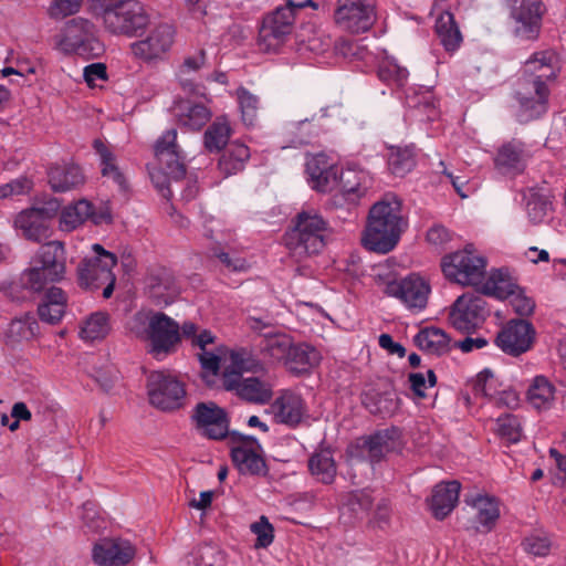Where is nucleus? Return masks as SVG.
<instances>
[{"instance_id": "obj_1", "label": "nucleus", "mask_w": 566, "mask_h": 566, "mask_svg": "<svg viewBox=\"0 0 566 566\" xmlns=\"http://www.w3.org/2000/svg\"><path fill=\"white\" fill-rule=\"evenodd\" d=\"M408 227L402 201L388 193L370 207L361 244L371 252L387 254L396 249Z\"/></svg>"}, {"instance_id": "obj_2", "label": "nucleus", "mask_w": 566, "mask_h": 566, "mask_svg": "<svg viewBox=\"0 0 566 566\" xmlns=\"http://www.w3.org/2000/svg\"><path fill=\"white\" fill-rule=\"evenodd\" d=\"M555 54L551 51L535 53L524 66L516 98L520 103V119H534L547 111L549 90L547 82L556 75Z\"/></svg>"}, {"instance_id": "obj_3", "label": "nucleus", "mask_w": 566, "mask_h": 566, "mask_svg": "<svg viewBox=\"0 0 566 566\" xmlns=\"http://www.w3.org/2000/svg\"><path fill=\"white\" fill-rule=\"evenodd\" d=\"M87 10L106 33L116 36H138L149 23L138 0H87Z\"/></svg>"}, {"instance_id": "obj_4", "label": "nucleus", "mask_w": 566, "mask_h": 566, "mask_svg": "<svg viewBox=\"0 0 566 566\" xmlns=\"http://www.w3.org/2000/svg\"><path fill=\"white\" fill-rule=\"evenodd\" d=\"M132 333L146 343L148 353L161 360L174 352L180 340L181 327L159 312H138L130 323Z\"/></svg>"}, {"instance_id": "obj_5", "label": "nucleus", "mask_w": 566, "mask_h": 566, "mask_svg": "<svg viewBox=\"0 0 566 566\" xmlns=\"http://www.w3.org/2000/svg\"><path fill=\"white\" fill-rule=\"evenodd\" d=\"M327 221L321 213L307 208L295 217L293 229L286 234V245L294 255L318 254L326 244Z\"/></svg>"}, {"instance_id": "obj_6", "label": "nucleus", "mask_w": 566, "mask_h": 566, "mask_svg": "<svg viewBox=\"0 0 566 566\" xmlns=\"http://www.w3.org/2000/svg\"><path fill=\"white\" fill-rule=\"evenodd\" d=\"M177 130H166L155 144V156L158 167L149 168V176L163 197H171L170 181H178L186 174L184 156L176 144Z\"/></svg>"}, {"instance_id": "obj_7", "label": "nucleus", "mask_w": 566, "mask_h": 566, "mask_svg": "<svg viewBox=\"0 0 566 566\" xmlns=\"http://www.w3.org/2000/svg\"><path fill=\"white\" fill-rule=\"evenodd\" d=\"M65 273V251L61 241H50L40 247L31 259L30 268L22 273L23 285L41 291L48 283L60 281Z\"/></svg>"}, {"instance_id": "obj_8", "label": "nucleus", "mask_w": 566, "mask_h": 566, "mask_svg": "<svg viewBox=\"0 0 566 566\" xmlns=\"http://www.w3.org/2000/svg\"><path fill=\"white\" fill-rule=\"evenodd\" d=\"M313 6L312 0H286L263 18L259 32V46L266 52H275L291 35L296 15L301 9Z\"/></svg>"}, {"instance_id": "obj_9", "label": "nucleus", "mask_w": 566, "mask_h": 566, "mask_svg": "<svg viewBox=\"0 0 566 566\" xmlns=\"http://www.w3.org/2000/svg\"><path fill=\"white\" fill-rule=\"evenodd\" d=\"M486 266V258L473 244H467L441 260V270L446 279L462 286H480Z\"/></svg>"}, {"instance_id": "obj_10", "label": "nucleus", "mask_w": 566, "mask_h": 566, "mask_svg": "<svg viewBox=\"0 0 566 566\" xmlns=\"http://www.w3.org/2000/svg\"><path fill=\"white\" fill-rule=\"evenodd\" d=\"M92 251L94 255L84 258L78 264V283L82 287L92 291L103 287V297L108 298L115 286L116 276L113 269L117 259L98 243L92 245Z\"/></svg>"}, {"instance_id": "obj_11", "label": "nucleus", "mask_w": 566, "mask_h": 566, "mask_svg": "<svg viewBox=\"0 0 566 566\" xmlns=\"http://www.w3.org/2000/svg\"><path fill=\"white\" fill-rule=\"evenodd\" d=\"M376 0H336L334 21L353 34L367 32L377 19Z\"/></svg>"}, {"instance_id": "obj_12", "label": "nucleus", "mask_w": 566, "mask_h": 566, "mask_svg": "<svg viewBox=\"0 0 566 566\" xmlns=\"http://www.w3.org/2000/svg\"><path fill=\"white\" fill-rule=\"evenodd\" d=\"M147 392L149 402L163 411H174L185 405V385L177 377L164 371L149 375Z\"/></svg>"}, {"instance_id": "obj_13", "label": "nucleus", "mask_w": 566, "mask_h": 566, "mask_svg": "<svg viewBox=\"0 0 566 566\" xmlns=\"http://www.w3.org/2000/svg\"><path fill=\"white\" fill-rule=\"evenodd\" d=\"M97 27L88 19L77 17L67 21L56 40L57 49L66 54H84L102 45L97 40Z\"/></svg>"}, {"instance_id": "obj_14", "label": "nucleus", "mask_w": 566, "mask_h": 566, "mask_svg": "<svg viewBox=\"0 0 566 566\" xmlns=\"http://www.w3.org/2000/svg\"><path fill=\"white\" fill-rule=\"evenodd\" d=\"M430 292L429 282L416 273L401 280H389L384 289L387 296L398 300L412 313H419L426 308Z\"/></svg>"}, {"instance_id": "obj_15", "label": "nucleus", "mask_w": 566, "mask_h": 566, "mask_svg": "<svg viewBox=\"0 0 566 566\" xmlns=\"http://www.w3.org/2000/svg\"><path fill=\"white\" fill-rule=\"evenodd\" d=\"M175 29L163 23L155 27L145 39L130 44L132 54L147 64L163 61L172 48Z\"/></svg>"}, {"instance_id": "obj_16", "label": "nucleus", "mask_w": 566, "mask_h": 566, "mask_svg": "<svg viewBox=\"0 0 566 566\" xmlns=\"http://www.w3.org/2000/svg\"><path fill=\"white\" fill-rule=\"evenodd\" d=\"M222 386L226 390L234 392L244 401L265 405L273 396V385L259 377H243L238 373H223Z\"/></svg>"}, {"instance_id": "obj_17", "label": "nucleus", "mask_w": 566, "mask_h": 566, "mask_svg": "<svg viewBox=\"0 0 566 566\" xmlns=\"http://www.w3.org/2000/svg\"><path fill=\"white\" fill-rule=\"evenodd\" d=\"M485 317V301L481 295L474 293H464L459 296L449 314L451 325L455 329L465 333L478 328Z\"/></svg>"}, {"instance_id": "obj_18", "label": "nucleus", "mask_w": 566, "mask_h": 566, "mask_svg": "<svg viewBox=\"0 0 566 566\" xmlns=\"http://www.w3.org/2000/svg\"><path fill=\"white\" fill-rule=\"evenodd\" d=\"M191 421L201 437L220 440L228 434L229 421L227 413L212 401L197 403L191 415Z\"/></svg>"}, {"instance_id": "obj_19", "label": "nucleus", "mask_w": 566, "mask_h": 566, "mask_svg": "<svg viewBox=\"0 0 566 566\" xmlns=\"http://www.w3.org/2000/svg\"><path fill=\"white\" fill-rule=\"evenodd\" d=\"M455 6L457 0H434L430 12L436 19L434 29L437 36L449 52L455 51L462 42L461 32L451 12Z\"/></svg>"}, {"instance_id": "obj_20", "label": "nucleus", "mask_w": 566, "mask_h": 566, "mask_svg": "<svg viewBox=\"0 0 566 566\" xmlns=\"http://www.w3.org/2000/svg\"><path fill=\"white\" fill-rule=\"evenodd\" d=\"M535 329L525 319H511L497 334L496 345L506 354L518 356L527 352L534 342Z\"/></svg>"}, {"instance_id": "obj_21", "label": "nucleus", "mask_w": 566, "mask_h": 566, "mask_svg": "<svg viewBox=\"0 0 566 566\" xmlns=\"http://www.w3.org/2000/svg\"><path fill=\"white\" fill-rule=\"evenodd\" d=\"M136 555V547L130 541L122 537L103 538L92 549V557L99 566H125Z\"/></svg>"}, {"instance_id": "obj_22", "label": "nucleus", "mask_w": 566, "mask_h": 566, "mask_svg": "<svg viewBox=\"0 0 566 566\" xmlns=\"http://www.w3.org/2000/svg\"><path fill=\"white\" fill-rule=\"evenodd\" d=\"M371 186V177L368 171L356 166H348L336 170V180L333 181V191L350 203L357 202L366 195Z\"/></svg>"}, {"instance_id": "obj_23", "label": "nucleus", "mask_w": 566, "mask_h": 566, "mask_svg": "<svg viewBox=\"0 0 566 566\" xmlns=\"http://www.w3.org/2000/svg\"><path fill=\"white\" fill-rule=\"evenodd\" d=\"M94 223L109 222L111 211L107 207L95 211L93 205L86 199H80L76 202L66 206L60 214L59 228L63 232H71L82 226L86 220Z\"/></svg>"}, {"instance_id": "obj_24", "label": "nucleus", "mask_w": 566, "mask_h": 566, "mask_svg": "<svg viewBox=\"0 0 566 566\" xmlns=\"http://www.w3.org/2000/svg\"><path fill=\"white\" fill-rule=\"evenodd\" d=\"M232 460L241 473L260 474L265 470L262 447L251 436H240L231 450Z\"/></svg>"}, {"instance_id": "obj_25", "label": "nucleus", "mask_w": 566, "mask_h": 566, "mask_svg": "<svg viewBox=\"0 0 566 566\" xmlns=\"http://www.w3.org/2000/svg\"><path fill=\"white\" fill-rule=\"evenodd\" d=\"M471 510L472 526L479 533L491 532L500 516V501L489 494H475L465 500Z\"/></svg>"}, {"instance_id": "obj_26", "label": "nucleus", "mask_w": 566, "mask_h": 566, "mask_svg": "<svg viewBox=\"0 0 566 566\" xmlns=\"http://www.w3.org/2000/svg\"><path fill=\"white\" fill-rule=\"evenodd\" d=\"M511 15L515 21V33L524 39H534L541 27L539 0H511Z\"/></svg>"}, {"instance_id": "obj_27", "label": "nucleus", "mask_w": 566, "mask_h": 566, "mask_svg": "<svg viewBox=\"0 0 566 566\" xmlns=\"http://www.w3.org/2000/svg\"><path fill=\"white\" fill-rule=\"evenodd\" d=\"M13 227L20 230L27 240L38 243L48 240L52 234L50 214L41 208H30L18 213Z\"/></svg>"}, {"instance_id": "obj_28", "label": "nucleus", "mask_w": 566, "mask_h": 566, "mask_svg": "<svg viewBox=\"0 0 566 566\" xmlns=\"http://www.w3.org/2000/svg\"><path fill=\"white\" fill-rule=\"evenodd\" d=\"M400 438V432L396 428L378 431L373 436L358 439L355 444L350 447V453L354 454V449H358L363 458H368L371 462L379 461L387 452L395 449L397 441Z\"/></svg>"}, {"instance_id": "obj_29", "label": "nucleus", "mask_w": 566, "mask_h": 566, "mask_svg": "<svg viewBox=\"0 0 566 566\" xmlns=\"http://www.w3.org/2000/svg\"><path fill=\"white\" fill-rule=\"evenodd\" d=\"M149 296L158 306L171 304L179 295L180 287L170 270L159 269L147 281Z\"/></svg>"}, {"instance_id": "obj_30", "label": "nucleus", "mask_w": 566, "mask_h": 566, "mask_svg": "<svg viewBox=\"0 0 566 566\" xmlns=\"http://www.w3.org/2000/svg\"><path fill=\"white\" fill-rule=\"evenodd\" d=\"M336 170L323 154L312 156L306 161L308 184L312 189L321 192L333 191Z\"/></svg>"}, {"instance_id": "obj_31", "label": "nucleus", "mask_w": 566, "mask_h": 566, "mask_svg": "<svg viewBox=\"0 0 566 566\" xmlns=\"http://www.w3.org/2000/svg\"><path fill=\"white\" fill-rule=\"evenodd\" d=\"M460 488L458 481L444 482L434 486L429 506L436 518L442 520L453 511L459 500Z\"/></svg>"}, {"instance_id": "obj_32", "label": "nucleus", "mask_w": 566, "mask_h": 566, "mask_svg": "<svg viewBox=\"0 0 566 566\" xmlns=\"http://www.w3.org/2000/svg\"><path fill=\"white\" fill-rule=\"evenodd\" d=\"M82 169L72 163L55 164L49 170V184L56 192H66L83 186Z\"/></svg>"}, {"instance_id": "obj_33", "label": "nucleus", "mask_w": 566, "mask_h": 566, "mask_svg": "<svg viewBox=\"0 0 566 566\" xmlns=\"http://www.w3.org/2000/svg\"><path fill=\"white\" fill-rule=\"evenodd\" d=\"M272 408L277 421L289 426L298 424L305 415L302 397L293 391H284L275 399Z\"/></svg>"}, {"instance_id": "obj_34", "label": "nucleus", "mask_w": 566, "mask_h": 566, "mask_svg": "<svg viewBox=\"0 0 566 566\" xmlns=\"http://www.w3.org/2000/svg\"><path fill=\"white\" fill-rule=\"evenodd\" d=\"M496 169L503 175H516L524 170L526 154L521 142H510L501 146L494 158Z\"/></svg>"}, {"instance_id": "obj_35", "label": "nucleus", "mask_w": 566, "mask_h": 566, "mask_svg": "<svg viewBox=\"0 0 566 566\" xmlns=\"http://www.w3.org/2000/svg\"><path fill=\"white\" fill-rule=\"evenodd\" d=\"M516 279L504 268L491 270L482 281L480 291L499 300H506L517 287Z\"/></svg>"}, {"instance_id": "obj_36", "label": "nucleus", "mask_w": 566, "mask_h": 566, "mask_svg": "<svg viewBox=\"0 0 566 566\" xmlns=\"http://www.w3.org/2000/svg\"><path fill=\"white\" fill-rule=\"evenodd\" d=\"M555 395L556 388L548 378L537 375L530 381L526 390V401L532 408L544 411L554 406Z\"/></svg>"}, {"instance_id": "obj_37", "label": "nucleus", "mask_w": 566, "mask_h": 566, "mask_svg": "<svg viewBox=\"0 0 566 566\" xmlns=\"http://www.w3.org/2000/svg\"><path fill=\"white\" fill-rule=\"evenodd\" d=\"M322 355L317 348L307 344H294L285 366L294 374H305L317 367Z\"/></svg>"}, {"instance_id": "obj_38", "label": "nucleus", "mask_w": 566, "mask_h": 566, "mask_svg": "<svg viewBox=\"0 0 566 566\" xmlns=\"http://www.w3.org/2000/svg\"><path fill=\"white\" fill-rule=\"evenodd\" d=\"M293 342L290 335L270 331L262 335L260 348L262 354L272 361H286L293 348Z\"/></svg>"}, {"instance_id": "obj_39", "label": "nucleus", "mask_w": 566, "mask_h": 566, "mask_svg": "<svg viewBox=\"0 0 566 566\" xmlns=\"http://www.w3.org/2000/svg\"><path fill=\"white\" fill-rule=\"evenodd\" d=\"M179 125L191 130L203 127L211 117V112L201 104L190 101H180L174 107Z\"/></svg>"}, {"instance_id": "obj_40", "label": "nucleus", "mask_w": 566, "mask_h": 566, "mask_svg": "<svg viewBox=\"0 0 566 566\" xmlns=\"http://www.w3.org/2000/svg\"><path fill=\"white\" fill-rule=\"evenodd\" d=\"M66 305L65 293L60 287H51L39 304L38 314L42 322L56 324L64 316Z\"/></svg>"}, {"instance_id": "obj_41", "label": "nucleus", "mask_w": 566, "mask_h": 566, "mask_svg": "<svg viewBox=\"0 0 566 566\" xmlns=\"http://www.w3.org/2000/svg\"><path fill=\"white\" fill-rule=\"evenodd\" d=\"M224 353L226 346L223 345H218L203 352H196V356L200 363L201 377L210 387L216 384L221 364H224Z\"/></svg>"}, {"instance_id": "obj_42", "label": "nucleus", "mask_w": 566, "mask_h": 566, "mask_svg": "<svg viewBox=\"0 0 566 566\" xmlns=\"http://www.w3.org/2000/svg\"><path fill=\"white\" fill-rule=\"evenodd\" d=\"M251 154L247 145L232 142L219 160V169L226 176H232L244 169Z\"/></svg>"}, {"instance_id": "obj_43", "label": "nucleus", "mask_w": 566, "mask_h": 566, "mask_svg": "<svg viewBox=\"0 0 566 566\" xmlns=\"http://www.w3.org/2000/svg\"><path fill=\"white\" fill-rule=\"evenodd\" d=\"M416 345L429 354L441 355L450 349L451 339L447 333L438 327H427L415 336Z\"/></svg>"}, {"instance_id": "obj_44", "label": "nucleus", "mask_w": 566, "mask_h": 566, "mask_svg": "<svg viewBox=\"0 0 566 566\" xmlns=\"http://www.w3.org/2000/svg\"><path fill=\"white\" fill-rule=\"evenodd\" d=\"M111 331L109 316L105 312H94L80 324L78 337L84 342L104 339Z\"/></svg>"}, {"instance_id": "obj_45", "label": "nucleus", "mask_w": 566, "mask_h": 566, "mask_svg": "<svg viewBox=\"0 0 566 566\" xmlns=\"http://www.w3.org/2000/svg\"><path fill=\"white\" fill-rule=\"evenodd\" d=\"M308 470L314 479L324 484H331L336 476L337 468L329 450H319L308 460Z\"/></svg>"}, {"instance_id": "obj_46", "label": "nucleus", "mask_w": 566, "mask_h": 566, "mask_svg": "<svg viewBox=\"0 0 566 566\" xmlns=\"http://www.w3.org/2000/svg\"><path fill=\"white\" fill-rule=\"evenodd\" d=\"M389 171L398 177L406 176L416 165V154L412 146H390L387 153Z\"/></svg>"}, {"instance_id": "obj_47", "label": "nucleus", "mask_w": 566, "mask_h": 566, "mask_svg": "<svg viewBox=\"0 0 566 566\" xmlns=\"http://www.w3.org/2000/svg\"><path fill=\"white\" fill-rule=\"evenodd\" d=\"M232 128L226 116L217 117L203 135V144L210 153L220 151L229 142Z\"/></svg>"}, {"instance_id": "obj_48", "label": "nucleus", "mask_w": 566, "mask_h": 566, "mask_svg": "<svg viewBox=\"0 0 566 566\" xmlns=\"http://www.w3.org/2000/svg\"><path fill=\"white\" fill-rule=\"evenodd\" d=\"M374 497L369 490H358L350 492L342 506V516L349 514L355 520L363 518L368 515Z\"/></svg>"}, {"instance_id": "obj_49", "label": "nucleus", "mask_w": 566, "mask_h": 566, "mask_svg": "<svg viewBox=\"0 0 566 566\" xmlns=\"http://www.w3.org/2000/svg\"><path fill=\"white\" fill-rule=\"evenodd\" d=\"M38 332V323L34 316L25 314L10 322L6 331L8 343L15 344L22 340H29L35 336Z\"/></svg>"}, {"instance_id": "obj_50", "label": "nucleus", "mask_w": 566, "mask_h": 566, "mask_svg": "<svg viewBox=\"0 0 566 566\" xmlns=\"http://www.w3.org/2000/svg\"><path fill=\"white\" fill-rule=\"evenodd\" d=\"M96 154L99 156L102 175L113 180L120 189L125 188V177L115 164V157L107 146L99 139L93 144Z\"/></svg>"}, {"instance_id": "obj_51", "label": "nucleus", "mask_w": 566, "mask_h": 566, "mask_svg": "<svg viewBox=\"0 0 566 566\" xmlns=\"http://www.w3.org/2000/svg\"><path fill=\"white\" fill-rule=\"evenodd\" d=\"M181 335L190 342L191 346L197 352H203L219 345L217 344V337L211 331L200 328L191 322L184 323L181 326Z\"/></svg>"}, {"instance_id": "obj_52", "label": "nucleus", "mask_w": 566, "mask_h": 566, "mask_svg": "<svg viewBox=\"0 0 566 566\" xmlns=\"http://www.w3.org/2000/svg\"><path fill=\"white\" fill-rule=\"evenodd\" d=\"M223 556L220 549L210 544L196 547L185 558V566H221Z\"/></svg>"}, {"instance_id": "obj_53", "label": "nucleus", "mask_w": 566, "mask_h": 566, "mask_svg": "<svg viewBox=\"0 0 566 566\" xmlns=\"http://www.w3.org/2000/svg\"><path fill=\"white\" fill-rule=\"evenodd\" d=\"M379 78L389 84L402 87L408 80L409 72L406 67L400 66L391 56H385L378 67Z\"/></svg>"}, {"instance_id": "obj_54", "label": "nucleus", "mask_w": 566, "mask_h": 566, "mask_svg": "<svg viewBox=\"0 0 566 566\" xmlns=\"http://www.w3.org/2000/svg\"><path fill=\"white\" fill-rule=\"evenodd\" d=\"M235 97L241 111V118L247 126L255 123L258 109L260 108V98L244 87L235 91Z\"/></svg>"}, {"instance_id": "obj_55", "label": "nucleus", "mask_w": 566, "mask_h": 566, "mask_svg": "<svg viewBox=\"0 0 566 566\" xmlns=\"http://www.w3.org/2000/svg\"><path fill=\"white\" fill-rule=\"evenodd\" d=\"M472 388L475 396L495 398L500 392V382L490 369H483L472 380Z\"/></svg>"}, {"instance_id": "obj_56", "label": "nucleus", "mask_w": 566, "mask_h": 566, "mask_svg": "<svg viewBox=\"0 0 566 566\" xmlns=\"http://www.w3.org/2000/svg\"><path fill=\"white\" fill-rule=\"evenodd\" d=\"M363 405L375 415L387 416L396 409L392 398L382 396L374 390L365 391L361 397Z\"/></svg>"}, {"instance_id": "obj_57", "label": "nucleus", "mask_w": 566, "mask_h": 566, "mask_svg": "<svg viewBox=\"0 0 566 566\" xmlns=\"http://www.w3.org/2000/svg\"><path fill=\"white\" fill-rule=\"evenodd\" d=\"M496 431L507 442L516 443L522 438V427L518 418L506 413L497 418Z\"/></svg>"}, {"instance_id": "obj_58", "label": "nucleus", "mask_w": 566, "mask_h": 566, "mask_svg": "<svg viewBox=\"0 0 566 566\" xmlns=\"http://www.w3.org/2000/svg\"><path fill=\"white\" fill-rule=\"evenodd\" d=\"M207 57L205 50H199L192 55L187 56L182 64L179 66V70L177 72L178 80L180 84L187 88L190 87V84L188 83L189 78L188 76L191 73L198 72L201 67L206 65Z\"/></svg>"}, {"instance_id": "obj_59", "label": "nucleus", "mask_w": 566, "mask_h": 566, "mask_svg": "<svg viewBox=\"0 0 566 566\" xmlns=\"http://www.w3.org/2000/svg\"><path fill=\"white\" fill-rule=\"evenodd\" d=\"M300 51H308L315 54H321L332 46V39L329 35L322 31H313L306 39L303 34L298 35Z\"/></svg>"}, {"instance_id": "obj_60", "label": "nucleus", "mask_w": 566, "mask_h": 566, "mask_svg": "<svg viewBox=\"0 0 566 566\" xmlns=\"http://www.w3.org/2000/svg\"><path fill=\"white\" fill-rule=\"evenodd\" d=\"M224 373H238L241 375L242 371L251 369V359L248 352L243 349H229L226 347L224 353Z\"/></svg>"}, {"instance_id": "obj_61", "label": "nucleus", "mask_w": 566, "mask_h": 566, "mask_svg": "<svg viewBox=\"0 0 566 566\" xmlns=\"http://www.w3.org/2000/svg\"><path fill=\"white\" fill-rule=\"evenodd\" d=\"M522 546L528 554L545 557L551 552L552 541L545 533H533L524 538Z\"/></svg>"}, {"instance_id": "obj_62", "label": "nucleus", "mask_w": 566, "mask_h": 566, "mask_svg": "<svg viewBox=\"0 0 566 566\" xmlns=\"http://www.w3.org/2000/svg\"><path fill=\"white\" fill-rule=\"evenodd\" d=\"M285 132L292 137L291 146L308 144L313 137L312 125L308 120L292 122L285 126Z\"/></svg>"}, {"instance_id": "obj_63", "label": "nucleus", "mask_w": 566, "mask_h": 566, "mask_svg": "<svg viewBox=\"0 0 566 566\" xmlns=\"http://www.w3.org/2000/svg\"><path fill=\"white\" fill-rule=\"evenodd\" d=\"M250 530L256 536V548H265L273 543L274 528L268 517L261 516L259 521L251 524Z\"/></svg>"}, {"instance_id": "obj_64", "label": "nucleus", "mask_w": 566, "mask_h": 566, "mask_svg": "<svg viewBox=\"0 0 566 566\" xmlns=\"http://www.w3.org/2000/svg\"><path fill=\"white\" fill-rule=\"evenodd\" d=\"M83 78L88 87H103L108 80L107 69L104 63L88 64L83 70Z\"/></svg>"}]
</instances>
